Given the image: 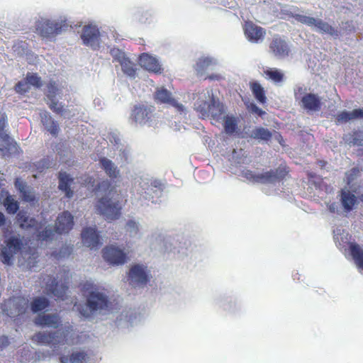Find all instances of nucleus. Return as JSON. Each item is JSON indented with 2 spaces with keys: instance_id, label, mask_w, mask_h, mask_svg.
Returning <instances> with one entry per match:
<instances>
[{
  "instance_id": "obj_1",
  "label": "nucleus",
  "mask_w": 363,
  "mask_h": 363,
  "mask_svg": "<svg viewBox=\"0 0 363 363\" xmlns=\"http://www.w3.org/2000/svg\"><path fill=\"white\" fill-rule=\"evenodd\" d=\"M23 247V240L16 236H11L5 241V246L1 249V257L4 264L11 265L15 255L21 252L22 259H19L21 265L26 266L27 269H32L36 266L38 260V253L35 248L28 247L26 250Z\"/></svg>"
},
{
  "instance_id": "obj_2",
  "label": "nucleus",
  "mask_w": 363,
  "mask_h": 363,
  "mask_svg": "<svg viewBox=\"0 0 363 363\" xmlns=\"http://www.w3.org/2000/svg\"><path fill=\"white\" fill-rule=\"evenodd\" d=\"M81 291L84 297H86V306L89 309L80 311L84 317H89L97 311L106 310L108 308L109 301L108 296L103 292H101L91 283L86 282L82 284Z\"/></svg>"
},
{
  "instance_id": "obj_3",
  "label": "nucleus",
  "mask_w": 363,
  "mask_h": 363,
  "mask_svg": "<svg viewBox=\"0 0 363 363\" xmlns=\"http://www.w3.org/2000/svg\"><path fill=\"white\" fill-rule=\"evenodd\" d=\"M294 96L296 100L300 99L301 107L307 112H318L322 108L321 98L317 94H304L302 86L294 89Z\"/></svg>"
},
{
  "instance_id": "obj_4",
  "label": "nucleus",
  "mask_w": 363,
  "mask_h": 363,
  "mask_svg": "<svg viewBox=\"0 0 363 363\" xmlns=\"http://www.w3.org/2000/svg\"><path fill=\"white\" fill-rule=\"evenodd\" d=\"M67 28L68 24L66 21L52 22L50 20L42 19L38 21L35 24L38 33L45 38H53L67 30Z\"/></svg>"
},
{
  "instance_id": "obj_5",
  "label": "nucleus",
  "mask_w": 363,
  "mask_h": 363,
  "mask_svg": "<svg viewBox=\"0 0 363 363\" xmlns=\"http://www.w3.org/2000/svg\"><path fill=\"white\" fill-rule=\"evenodd\" d=\"M96 207L99 213L104 216L106 220H116L121 216V207L119 205V201H113L108 196L99 199Z\"/></svg>"
},
{
  "instance_id": "obj_6",
  "label": "nucleus",
  "mask_w": 363,
  "mask_h": 363,
  "mask_svg": "<svg viewBox=\"0 0 363 363\" xmlns=\"http://www.w3.org/2000/svg\"><path fill=\"white\" fill-rule=\"evenodd\" d=\"M28 306V301L24 297H12L5 301L2 310L9 317L17 318L26 313Z\"/></svg>"
},
{
  "instance_id": "obj_7",
  "label": "nucleus",
  "mask_w": 363,
  "mask_h": 363,
  "mask_svg": "<svg viewBox=\"0 0 363 363\" xmlns=\"http://www.w3.org/2000/svg\"><path fill=\"white\" fill-rule=\"evenodd\" d=\"M296 19L301 23L309 26H315L321 33H327L331 36L337 37L339 32L327 22L320 19L304 15H296Z\"/></svg>"
},
{
  "instance_id": "obj_8",
  "label": "nucleus",
  "mask_w": 363,
  "mask_h": 363,
  "mask_svg": "<svg viewBox=\"0 0 363 363\" xmlns=\"http://www.w3.org/2000/svg\"><path fill=\"white\" fill-rule=\"evenodd\" d=\"M290 172V167L284 162L277 168L262 173L261 178H264V184L280 182L291 177Z\"/></svg>"
},
{
  "instance_id": "obj_9",
  "label": "nucleus",
  "mask_w": 363,
  "mask_h": 363,
  "mask_svg": "<svg viewBox=\"0 0 363 363\" xmlns=\"http://www.w3.org/2000/svg\"><path fill=\"white\" fill-rule=\"evenodd\" d=\"M81 38L83 43L86 46H90L93 49L99 47L100 32L96 26L86 25L82 29Z\"/></svg>"
},
{
  "instance_id": "obj_10",
  "label": "nucleus",
  "mask_w": 363,
  "mask_h": 363,
  "mask_svg": "<svg viewBox=\"0 0 363 363\" xmlns=\"http://www.w3.org/2000/svg\"><path fill=\"white\" fill-rule=\"evenodd\" d=\"M153 111L152 106L144 104L135 105L132 110L130 119L135 123L145 124L151 119Z\"/></svg>"
},
{
  "instance_id": "obj_11",
  "label": "nucleus",
  "mask_w": 363,
  "mask_h": 363,
  "mask_svg": "<svg viewBox=\"0 0 363 363\" xmlns=\"http://www.w3.org/2000/svg\"><path fill=\"white\" fill-rule=\"evenodd\" d=\"M103 257L108 263L113 265L123 264L127 259L125 253L114 246H107L103 250Z\"/></svg>"
},
{
  "instance_id": "obj_12",
  "label": "nucleus",
  "mask_w": 363,
  "mask_h": 363,
  "mask_svg": "<svg viewBox=\"0 0 363 363\" xmlns=\"http://www.w3.org/2000/svg\"><path fill=\"white\" fill-rule=\"evenodd\" d=\"M128 278L131 284L143 286H145L150 279L146 267L140 264H134L130 267Z\"/></svg>"
},
{
  "instance_id": "obj_13",
  "label": "nucleus",
  "mask_w": 363,
  "mask_h": 363,
  "mask_svg": "<svg viewBox=\"0 0 363 363\" xmlns=\"http://www.w3.org/2000/svg\"><path fill=\"white\" fill-rule=\"evenodd\" d=\"M74 226V217L68 211L60 213L55 225V230L58 234L68 233Z\"/></svg>"
},
{
  "instance_id": "obj_14",
  "label": "nucleus",
  "mask_w": 363,
  "mask_h": 363,
  "mask_svg": "<svg viewBox=\"0 0 363 363\" xmlns=\"http://www.w3.org/2000/svg\"><path fill=\"white\" fill-rule=\"evenodd\" d=\"M155 99L159 104H167L171 105L179 113L184 111V106L172 98V93L164 87H161L155 91Z\"/></svg>"
},
{
  "instance_id": "obj_15",
  "label": "nucleus",
  "mask_w": 363,
  "mask_h": 363,
  "mask_svg": "<svg viewBox=\"0 0 363 363\" xmlns=\"http://www.w3.org/2000/svg\"><path fill=\"white\" fill-rule=\"evenodd\" d=\"M81 235L83 244L90 249H97L101 245L100 236L95 227L85 228L82 230Z\"/></svg>"
},
{
  "instance_id": "obj_16",
  "label": "nucleus",
  "mask_w": 363,
  "mask_h": 363,
  "mask_svg": "<svg viewBox=\"0 0 363 363\" xmlns=\"http://www.w3.org/2000/svg\"><path fill=\"white\" fill-rule=\"evenodd\" d=\"M244 32L247 38L252 43H258L262 40L266 34L265 30L255 24L252 21H247L245 23Z\"/></svg>"
},
{
  "instance_id": "obj_17",
  "label": "nucleus",
  "mask_w": 363,
  "mask_h": 363,
  "mask_svg": "<svg viewBox=\"0 0 363 363\" xmlns=\"http://www.w3.org/2000/svg\"><path fill=\"white\" fill-rule=\"evenodd\" d=\"M269 49L274 55L284 57L289 55L290 48L288 43L280 36H274L269 44Z\"/></svg>"
},
{
  "instance_id": "obj_18",
  "label": "nucleus",
  "mask_w": 363,
  "mask_h": 363,
  "mask_svg": "<svg viewBox=\"0 0 363 363\" xmlns=\"http://www.w3.org/2000/svg\"><path fill=\"white\" fill-rule=\"evenodd\" d=\"M56 332H38L31 337V340L39 345H53L55 348L56 345L60 344V341L56 339Z\"/></svg>"
},
{
  "instance_id": "obj_19",
  "label": "nucleus",
  "mask_w": 363,
  "mask_h": 363,
  "mask_svg": "<svg viewBox=\"0 0 363 363\" xmlns=\"http://www.w3.org/2000/svg\"><path fill=\"white\" fill-rule=\"evenodd\" d=\"M34 322L37 325L56 329L61 323V318L57 314H39Z\"/></svg>"
},
{
  "instance_id": "obj_20",
  "label": "nucleus",
  "mask_w": 363,
  "mask_h": 363,
  "mask_svg": "<svg viewBox=\"0 0 363 363\" xmlns=\"http://www.w3.org/2000/svg\"><path fill=\"white\" fill-rule=\"evenodd\" d=\"M142 67L154 73H161L162 68L158 60L147 53H143L139 58Z\"/></svg>"
},
{
  "instance_id": "obj_21",
  "label": "nucleus",
  "mask_w": 363,
  "mask_h": 363,
  "mask_svg": "<svg viewBox=\"0 0 363 363\" xmlns=\"http://www.w3.org/2000/svg\"><path fill=\"white\" fill-rule=\"evenodd\" d=\"M14 185L16 189L19 191L24 201L32 203L36 201L33 188L28 186L26 183L20 178H16L15 179Z\"/></svg>"
},
{
  "instance_id": "obj_22",
  "label": "nucleus",
  "mask_w": 363,
  "mask_h": 363,
  "mask_svg": "<svg viewBox=\"0 0 363 363\" xmlns=\"http://www.w3.org/2000/svg\"><path fill=\"white\" fill-rule=\"evenodd\" d=\"M67 282L59 284L55 279L52 280L51 284H46V289L49 294H52L57 299L65 300L67 298V292L68 290Z\"/></svg>"
},
{
  "instance_id": "obj_23",
  "label": "nucleus",
  "mask_w": 363,
  "mask_h": 363,
  "mask_svg": "<svg viewBox=\"0 0 363 363\" xmlns=\"http://www.w3.org/2000/svg\"><path fill=\"white\" fill-rule=\"evenodd\" d=\"M89 359L85 350L72 352L70 354H61L59 357L60 363H86Z\"/></svg>"
},
{
  "instance_id": "obj_24",
  "label": "nucleus",
  "mask_w": 363,
  "mask_h": 363,
  "mask_svg": "<svg viewBox=\"0 0 363 363\" xmlns=\"http://www.w3.org/2000/svg\"><path fill=\"white\" fill-rule=\"evenodd\" d=\"M8 126V118L5 113L0 112V152H4L6 146L10 145L11 138L6 132Z\"/></svg>"
},
{
  "instance_id": "obj_25",
  "label": "nucleus",
  "mask_w": 363,
  "mask_h": 363,
  "mask_svg": "<svg viewBox=\"0 0 363 363\" xmlns=\"http://www.w3.org/2000/svg\"><path fill=\"white\" fill-rule=\"evenodd\" d=\"M340 196L345 211L350 212L352 211L357 202V196L348 189H342Z\"/></svg>"
},
{
  "instance_id": "obj_26",
  "label": "nucleus",
  "mask_w": 363,
  "mask_h": 363,
  "mask_svg": "<svg viewBox=\"0 0 363 363\" xmlns=\"http://www.w3.org/2000/svg\"><path fill=\"white\" fill-rule=\"evenodd\" d=\"M59 189L65 193L67 198L70 199L73 196L74 192L70 188V184L73 182V179L66 172H60L59 176Z\"/></svg>"
},
{
  "instance_id": "obj_27",
  "label": "nucleus",
  "mask_w": 363,
  "mask_h": 363,
  "mask_svg": "<svg viewBox=\"0 0 363 363\" xmlns=\"http://www.w3.org/2000/svg\"><path fill=\"white\" fill-rule=\"evenodd\" d=\"M16 219L23 229L37 228L38 226V220L34 218H30L25 211H20L17 214Z\"/></svg>"
},
{
  "instance_id": "obj_28",
  "label": "nucleus",
  "mask_w": 363,
  "mask_h": 363,
  "mask_svg": "<svg viewBox=\"0 0 363 363\" xmlns=\"http://www.w3.org/2000/svg\"><path fill=\"white\" fill-rule=\"evenodd\" d=\"M99 162L101 167L111 179H116L118 177L119 170L111 160L106 157H101L100 158Z\"/></svg>"
},
{
  "instance_id": "obj_29",
  "label": "nucleus",
  "mask_w": 363,
  "mask_h": 363,
  "mask_svg": "<svg viewBox=\"0 0 363 363\" xmlns=\"http://www.w3.org/2000/svg\"><path fill=\"white\" fill-rule=\"evenodd\" d=\"M115 60L120 62L123 72L128 76H135V69L133 63L125 57L124 53L120 52Z\"/></svg>"
},
{
  "instance_id": "obj_30",
  "label": "nucleus",
  "mask_w": 363,
  "mask_h": 363,
  "mask_svg": "<svg viewBox=\"0 0 363 363\" xmlns=\"http://www.w3.org/2000/svg\"><path fill=\"white\" fill-rule=\"evenodd\" d=\"M41 121L46 130L53 136H57L59 133V126L56 121H55L51 116L45 112L41 116Z\"/></svg>"
},
{
  "instance_id": "obj_31",
  "label": "nucleus",
  "mask_w": 363,
  "mask_h": 363,
  "mask_svg": "<svg viewBox=\"0 0 363 363\" xmlns=\"http://www.w3.org/2000/svg\"><path fill=\"white\" fill-rule=\"evenodd\" d=\"M225 111L223 104L216 103L214 100L211 101L209 117H211L216 122H220L225 117Z\"/></svg>"
},
{
  "instance_id": "obj_32",
  "label": "nucleus",
  "mask_w": 363,
  "mask_h": 363,
  "mask_svg": "<svg viewBox=\"0 0 363 363\" xmlns=\"http://www.w3.org/2000/svg\"><path fill=\"white\" fill-rule=\"evenodd\" d=\"M250 87L253 96L259 103L264 104L267 102L265 91L259 83L257 82H250Z\"/></svg>"
},
{
  "instance_id": "obj_33",
  "label": "nucleus",
  "mask_w": 363,
  "mask_h": 363,
  "mask_svg": "<svg viewBox=\"0 0 363 363\" xmlns=\"http://www.w3.org/2000/svg\"><path fill=\"white\" fill-rule=\"evenodd\" d=\"M350 251L358 268L363 269V250L356 243H350Z\"/></svg>"
},
{
  "instance_id": "obj_34",
  "label": "nucleus",
  "mask_w": 363,
  "mask_h": 363,
  "mask_svg": "<svg viewBox=\"0 0 363 363\" xmlns=\"http://www.w3.org/2000/svg\"><path fill=\"white\" fill-rule=\"evenodd\" d=\"M251 138L268 142L272 138V133L263 127H257L252 130Z\"/></svg>"
},
{
  "instance_id": "obj_35",
  "label": "nucleus",
  "mask_w": 363,
  "mask_h": 363,
  "mask_svg": "<svg viewBox=\"0 0 363 363\" xmlns=\"http://www.w3.org/2000/svg\"><path fill=\"white\" fill-rule=\"evenodd\" d=\"M223 127L225 133L232 135L236 132L238 129V121L234 116H225Z\"/></svg>"
},
{
  "instance_id": "obj_36",
  "label": "nucleus",
  "mask_w": 363,
  "mask_h": 363,
  "mask_svg": "<svg viewBox=\"0 0 363 363\" xmlns=\"http://www.w3.org/2000/svg\"><path fill=\"white\" fill-rule=\"evenodd\" d=\"M50 305V301L45 297L35 298L31 302L30 307L33 313L42 311Z\"/></svg>"
},
{
  "instance_id": "obj_37",
  "label": "nucleus",
  "mask_w": 363,
  "mask_h": 363,
  "mask_svg": "<svg viewBox=\"0 0 363 363\" xmlns=\"http://www.w3.org/2000/svg\"><path fill=\"white\" fill-rule=\"evenodd\" d=\"M213 65V60L209 57H201L199 58L196 64L195 69L196 74L201 77L206 69Z\"/></svg>"
},
{
  "instance_id": "obj_38",
  "label": "nucleus",
  "mask_w": 363,
  "mask_h": 363,
  "mask_svg": "<svg viewBox=\"0 0 363 363\" xmlns=\"http://www.w3.org/2000/svg\"><path fill=\"white\" fill-rule=\"evenodd\" d=\"M264 74L275 84L282 82L284 79V73L276 68H269L264 71Z\"/></svg>"
},
{
  "instance_id": "obj_39",
  "label": "nucleus",
  "mask_w": 363,
  "mask_h": 363,
  "mask_svg": "<svg viewBox=\"0 0 363 363\" xmlns=\"http://www.w3.org/2000/svg\"><path fill=\"white\" fill-rule=\"evenodd\" d=\"M211 101H198L196 110L201 115L202 118H208L211 111Z\"/></svg>"
},
{
  "instance_id": "obj_40",
  "label": "nucleus",
  "mask_w": 363,
  "mask_h": 363,
  "mask_svg": "<svg viewBox=\"0 0 363 363\" xmlns=\"http://www.w3.org/2000/svg\"><path fill=\"white\" fill-rule=\"evenodd\" d=\"M6 211L10 214H15L19 208V203L11 196H8L4 201Z\"/></svg>"
},
{
  "instance_id": "obj_41",
  "label": "nucleus",
  "mask_w": 363,
  "mask_h": 363,
  "mask_svg": "<svg viewBox=\"0 0 363 363\" xmlns=\"http://www.w3.org/2000/svg\"><path fill=\"white\" fill-rule=\"evenodd\" d=\"M47 91L45 93L46 96L48 99L55 98L60 93V89L56 82L50 80L47 84Z\"/></svg>"
},
{
  "instance_id": "obj_42",
  "label": "nucleus",
  "mask_w": 363,
  "mask_h": 363,
  "mask_svg": "<svg viewBox=\"0 0 363 363\" xmlns=\"http://www.w3.org/2000/svg\"><path fill=\"white\" fill-rule=\"evenodd\" d=\"M26 79L28 85H32L35 88H40L43 85L41 78L36 73H27Z\"/></svg>"
},
{
  "instance_id": "obj_43",
  "label": "nucleus",
  "mask_w": 363,
  "mask_h": 363,
  "mask_svg": "<svg viewBox=\"0 0 363 363\" xmlns=\"http://www.w3.org/2000/svg\"><path fill=\"white\" fill-rule=\"evenodd\" d=\"M48 104L49 108L55 113L62 114L64 112V107L62 103L55 100V98L50 99Z\"/></svg>"
},
{
  "instance_id": "obj_44",
  "label": "nucleus",
  "mask_w": 363,
  "mask_h": 363,
  "mask_svg": "<svg viewBox=\"0 0 363 363\" xmlns=\"http://www.w3.org/2000/svg\"><path fill=\"white\" fill-rule=\"evenodd\" d=\"M14 90L16 93L23 95L30 90V85H28V82L25 79V80L19 81L16 84Z\"/></svg>"
},
{
  "instance_id": "obj_45",
  "label": "nucleus",
  "mask_w": 363,
  "mask_h": 363,
  "mask_svg": "<svg viewBox=\"0 0 363 363\" xmlns=\"http://www.w3.org/2000/svg\"><path fill=\"white\" fill-rule=\"evenodd\" d=\"M360 172L358 167H353L345 173V179L348 185H350L354 179L357 178Z\"/></svg>"
},
{
  "instance_id": "obj_46",
  "label": "nucleus",
  "mask_w": 363,
  "mask_h": 363,
  "mask_svg": "<svg viewBox=\"0 0 363 363\" xmlns=\"http://www.w3.org/2000/svg\"><path fill=\"white\" fill-rule=\"evenodd\" d=\"M261 174H255L251 170H247L245 172V177L250 181L254 182L262 183L264 184V178H261Z\"/></svg>"
},
{
  "instance_id": "obj_47",
  "label": "nucleus",
  "mask_w": 363,
  "mask_h": 363,
  "mask_svg": "<svg viewBox=\"0 0 363 363\" xmlns=\"http://www.w3.org/2000/svg\"><path fill=\"white\" fill-rule=\"evenodd\" d=\"M79 183L84 186L94 187L95 179L88 174H84L79 178Z\"/></svg>"
},
{
  "instance_id": "obj_48",
  "label": "nucleus",
  "mask_w": 363,
  "mask_h": 363,
  "mask_svg": "<svg viewBox=\"0 0 363 363\" xmlns=\"http://www.w3.org/2000/svg\"><path fill=\"white\" fill-rule=\"evenodd\" d=\"M54 236V232L50 228H45V230L39 232L37 237L38 240H40L42 241H46L48 240H50Z\"/></svg>"
},
{
  "instance_id": "obj_49",
  "label": "nucleus",
  "mask_w": 363,
  "mask_h": 363,
  "mask_svg": "<svg viewBox=\"0 0 363 363\" xmlns=\"http://www.w3.org/2000/svg\"><path fill=\"white\" fill-rule=\"evenodd\" d=\"M350 112L343 111L339 113L335 118L337 123H347L351 120Z\"/></svg>"
},
{
  "instance_id": "obj_50",
  "label": "nucleus",
  "mask_w": 363,
  "mask_h": 363,
  "mask_svg": "<svg viewBox=\"0 0 363 363\" xmlns=\"http://www.w3.org/2000/svg\"><path fill=\"white\" fill-rule=\"evenodd\" d=\"M351 120L363 118V108H356L350 112Z\"/></svg>"
},
{
  "instance_id": "obj_51",
  "label": "nucleus",
  "mask_w": 363,
  "mask_h": 363,
  "mask_svg": "<svg viewBox=\"0 0 363 363\" xmlns=\"http://www.w3.org/2000/svg\"><path fill=\"white\" fill-rule=\"evenodd\" d=\"M111 184L109 181L104 180L95 187L94 191H98L101 189V188L108 189L111 187Z\"/></svg>"
},
{
  "instance_id": "obj_52",
  "label": "nucleus",
  "mask_w": 363,
  "mask_h": 363,
  "mask_svg": "<svg viewBox=\"0 0 363 363\" xmlns=\"http://www.w3.org/2000/svg\"><path fill=\"white\" fill-rule=\"evenodd\" d=\"M251 111L252 112L257 113L259 116H262L265 114V111L262 110L260 108H259L257 105L255 104H251Z\"/></svg>"
},
{
  "instance_id": "obj_53",
  "label": "nucleus",
  "mask_w": 363,
  "mask_h": 363,
  "mask_svg": "<svg viewBox=\"0 0 363 363\" xmlns=\"http://www.w3.org/2000/svg\"><path fill=\"white\" fill-rule=\"evenodd\" d=\"M9 345V340L7 336H0V348H4Z\"/></svg>"
},
{
  "instance_id": "obj_54",
  "label": "nucleus",
  "mask_w": 363,
  "mask_h": 363,
  "mask_svg": "<svg viewBox=\"0 0 363 363\" xmlns=\"http://www.w3.org/2000/svg\"><path fill=\"white\" fill-rule=\"evenodd\" d=\"M209 79V80H217L219 81L222 79V77L220 74H210L208 75L206 77L204 78V79Z\"/></svg>"
},
{
  "instance_id": "obj_55",
  "label": "nucleus",
  "mask_w": 363,
  "mask_h": 363,
  "mask_svg": "<svg viewBox=\"0 0 363 363\" xmlns=\"http://www.w3.org/2000/svg\"><path fill=\"white\" fill-rule=\"evenodd\" d=\"M127 226L130 229H135V232L138 231V226L135 221L133 220H129L127 223Z\"/></svg>"
},
{
  "instance_id": "obj_56",
  "label": "nucleus",
  "mask_w": 363,
  "mask_h": 363,
  "mask_svg": "<svg viewBox=\"0 0 363 363\" xmlns=\"http://www.w3.org/2000/svg\"><path fill=\"white\" fill-rule=\"evenodd\" d=\"M275 133H277V135H276L277 140H278V142L279 143V144L281 145L284 146V140L283 139L282 135L279 133H277V132H275Z\"/></svg>"
},
{
  "instance_id": "obj_57",
  "label": "nucleus",
  "mask_w": 363,
  "mask_h": 363,
  "mask_svg": "<svg viewBox=\"0 0 363 363\" xmlns=\"http://www.w3.org/2000/svg\"><path fill=\"white\" fill-rule=\"evenodd\" d=\"M6 223V218L3 213L0 212V226L4 225Z\"/></svg>"
},
{
  "instance_id": "obj_58",
  "label": "nucleus",
  "mask_w": 363,
  "mask_h": 363,
  "mask_svg": "<svg viewBox=\"0 0 363 363\" xmlns=\"http://www.w3.org/2000/svg\"><path fill=\"white\" fill-rule=\"evenodd\" d=\"M352 143L354 145H361V143L359 142L358 140H357L356 138L353 139Z\"/></svg>"
},
{
  "instance_id": "obj_59",
  "label": "nucleus",
  "mask_w": 363,
  "mask_h": 363,
  "mask_svg": "<svg viewBox=\"0 0 363 363\" xmlns=\"http://www.w3.org/2000/svg\"><path fill=\"white\" fill-rule=\"evenodd\" d=\"M319 163L321 166H324L325 162L323 161H319Z\"/></svg>"
},
{
  "instance_id": "obj_60",
  "label": "nucleus",
  "mask_w": 363,
  "mask_h": 363,
  "mask_svg": "<svg viewBox=\"0 0 363 363\" xmlns=\"http://www.w3.org/2000/svg\"><path fill=\"white\" fill-rule=\"evenodd\" d=\"M115 189L114 187L111 188V189L108 192V195H111V192Z\"/></svg>"
},
{
  "instance_id": "obj_61",
  "label": "nucleus",
  "mask_w": 363,
  "mask_h": 363,
  "mask_svg": "<svg viewBox=\"0 0 363 363\" xmlns=\"http://www.w3.org/2000/svg\"><path fill=\"white\" fill-rule=\"evenodd\" d=\"M68 329L72 330V327L71 325H69V326L68 327Z\"/></svg>"
},
{
  "instance_id": "obj_62",
  "label": "nucleus",
  "mask_w": 363,
  "mask_h": 363,
  "mask_svg": "<svg viewBox=\"0 0 363 363\" xmlns=\"http://www.w3.org/2000/svg\"><path fill=\"white\" fill-rule=\"evenodd\" d=\"M77 301L74 302V306H76Z\"/></svg>"
}]
</instances>
